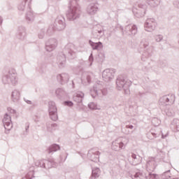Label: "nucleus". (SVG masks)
<instances>
[{
	"mask_svg": "<svg viewBox=\"0 0 179 179\" xmlns=\"http://www.w3.org/2000/svg\"><path fill=\"white\" fill-rule=\"evenodd\" d=\"M76 57V52L75 51V45L73 43H68L65 45L62 52L58 53L57 56V64L59 68H64L66 64V58L73 59Z\"/></svg>",
	"mask_w": 179,
	"mask_h": 179,
	"instance_id": "f257e3e1",
	"label": "nucleus"
},
{
	"mask_svg": "<svg viewBox=\"0 0 179 179\" xmlns=\"http://www.w3.org/2000/svg\"><path fill=\"white\" fill-rule=\"evenodd\" d=\"M160 4V0H147L137 1L133 7L132 12L136 17H143L146 15L148 5L151 8H156Z\"/></svg>",
	"mask_w": 179,
	"mask_h": 179,
	"instance_id": "f03ea898",
	"label": "nucleus"
},
{
	"mask_svg": "<svg viewBox=\"0 0 179 179\" xmlns=\"http://www.w3.org/2000/svg\"><path fill=\"white\" fill-rule=\"evenodd\" d=\"M82 13L79 0H70L69 3V10L66 13L67 20L69 22H76Z\"/></svg>",
	"mask_w": 179,
	"mask_h": 179,
	"instance_id": "7ed1b4c3",
	"label": "nucleus"
},
{
	"mask_svg": "<svg viewBox=\"0 0 179 179\" xmlns=\"http://www.w3.org/2000/svg\"><path fill=\"white\" fill-rule=\"evenodd\" d=\"M17 73L15 69H9L3 73L2 77V82L3 85L16 86V85H17Z\"/></svg>",
	"mask_w": 179,
	"mask_h": 179,
	"instance_id": "20e7f679",
	"label": "nucleus"
},
{
	"mask_svg": "<svg viewBox=\"0 0 179 179\" xmlns=\"http://www.w3.org/2000/svg\"><path fill=\"white\" fill-rule=\"evenodd\" d=\"M132 85V81L128 79L125 74H122L117 76L116 79V86L118 90H124V94H129V87Z\"/></svg>",
	"mask_w": 179,
	"mask_h": 179,
	"instance_id": "39448f33",
	"label": "nucleus"
},
{
	"mask_svg": "<svg viewBox=\"0 0 179 179\" xmlns=\"http://www.w3.org/2000/svg\"><path fill=\"white\" fill-rule=\"evenodd\" d=\"M138 50L139 52L143 51L141 59L145 61V58H150L153 55V47L149 45V40L143 38L141 41Z\"/></svg>",
	"mask_w": 179,
	"mask_h": 179,
	"instance_id": "423d86ee",
	"label": "nucleus"
},
{
	"mask_svg": "<svg viewBox=\"0 0 179 179\" xmlns=\"http://www.w3.org/2000/svg\"><path fill=\"white\" fill-rule=\"evenodd\" d=\"M157 167V162L155 157H149L146 162V172L148 176H150L153 179H159V176L155 173V170Z\"/></svg>",
	"mask_w": 179,
	"mask_h": 179,
	"instance_id": "0eeeda50",
	"label": "nucleus"
},
{
	"mask_svg": "<svg viewBox=\"0 0 179 179\" xmlns=\"http://www.w3.org/2000/svg\"><path fill=\"white\" fill-rule=\"evenodd\" d=\"M92 78H93V73L87 71H84L81 74V78H76L73 80L72 82V87L75 89V83L76 81L79 80L84 86H87L92 83Z\"/></svg>",
	"mask_w": 179,
	"mask_h": 179,
	"instance_id": "6e6552de",
	"label": "nucleus"
},
{
	"mask_svg": "<svg viewBox=\"0 0 179 179\" xmlns=\"http://www.w3.org/2000/svg\"><path fill=\"white\" fill-rule=\"evenodd\" d=\"M129 142L127 137H120L112 143V150L115 152H120L122 149H125V146Z\"/></svg>",
	"mask_w": 179,
	"mask_h": 179,
	"instance_id": "1a4fd4ad",
	"label": "nucleus"
},
{
	"mask_svg": "<svg viewBox=\"0 0 179 179\" xmlns=\"http://www.w3.org/2000/svg\"><path fill=\"white\" fill-rule=\"evenodd\" d=\"M48 113L52 121H57L58 120V108L54 101L48 102Z\"/></svg>",
	"mask_w": 179,
	"mask_h": 179,
	"instance_id": "9d476101",
	"label": "nucleus"
},
{
	"mask_svg": "<svg viewBox=\"0 0 179 179\" xmlns=\"http://www.w3.org/2000/svg\"><path fill=\"white\" fill-rule=\"evenodd\" d=\"M100 151L97 150V148H92L88 151L87 157L91 162L98 163L100 162Z\"/></svg>",
	"mask_w": 179,
	"mask_h": 179,
	"instance_id": "9b49d317",
	"label": "nucleus"
},
{
	"mask_svg": "<svg viewBox=\"0 0 179 179\" xmlns=\"http://www.w3.org/2000/svg\"><path fill=\"white\" fill-rule=\"evenodd\" d=\"M128 162L131 166H138L142 163V157L134 152H130L128 155Z\"/></svg>",
	"mask_w": 179,
	"mask_h": 179,
	"instance_id": "f8f14e48",
	"label": "nucleus"
},
{
	"mask_svg": "<svg viewBox=\"0 0 179 179\" xmlns=\"http://www.w3.org/2000/svg\"><path fill=\"white\" fill-rule=\"evenodd\" d=\"M115 75V69H106L102 72V78L105 82H111Z\"/></svg>",
	"mask_w": 179,
	"mask_h": 179,
	"instance_id": "ddd939ff",
	"label": "nucleus"
},
{
	"mask_svg": "<svg viewBox=\"0 0 179 179\" xmlns=\"http://www.w3.org/2000/svg\"><path fill=\"white\" fill-rule=\"evenodd\" d=\"M55 28L57 31H61L66 27V23H65V17L63 16L58 17L55 20V24H53Z\"/></svg>",
	"mask_w": 179,
	"mask_h": 179,
	"instance_id": "4468645a",
	"label": "nucleus"
},
{
	"mask_svg": "<svg viewBox=\"0 0 179 179\" xmlns=\"http://www.w3.org/2000/svg\"><path fill=\"white\" fill-rule=\"evenodd\" d=\"M156 26H157V23H156L155 18H148L144 23L145 30L149 32L153 31L156 29Z\"/></svg>",
	"mask_w": 179,
	"mask_h": 179,
	"instance_id": "2eb2a0df",
	"label": "nucleus"
},
{
	"mask_svg": "<svg viewBox=\"0 0 179 179\" xmlns=\"http://www.w3.org/2000/svg\"><path fill=\"white\" fill-rule=\"evenodd\" d=\"M3 124L6 129V134H9V131H10V129H12L13 124H12V118L9 115H8V113H6L4 115V117L3 119Z\"/></svg>",
	"mask_w": 179,
	"mask_h": 179,
	"instance_id": "dca6fc26",
	"label": "nucleus"
},
{
	"mask_svg": "<svg viewBox=\"0 0 179 179\" xmlns=\"http://www.w3.org/2000/svg\"><path fill=\"white\" fill-rule=\"evenodd\" d=\"M176 101V96L173 94H170L168 95L163 96L159 99V104L162 106H167V103H170V104H173Z\"/></svg>",
	"mask_w": 179,
	"mask_h": 179,
	"instance_id": "f3484780",
	"label": "nucleus"
},
{
	"mask_svg": "<svg viewBox=\"0 0 179 179\" xmlns=\"http://www.w3.org/2000/svg\"><path fill=\"white\" fill-rule=\"evenodd\" d=\"M58 45V43L57 42V39L51 38L49 39L48 41L45 43V50L48 52H51V51H54L55 48Z\"/></svg>",
	"mask_w": 179,
	"mask_h": 179,
	"instance_id": "a211bd4d",
	"label": "nucleus"
},
{
	"mask_svg": "<svg viewBox=\"0 0 179 179\" xmlns=\"http://www.w3.org/2000/svg\"><path fill=\"white\" fill-rule=\"evenodd\" d=\"M85 98V93L82 91L76 92L73 96V100L75 103H77L78 106H82L83 103V99Z\"/></svg>",
	"mask_w": 179,
	"mask_h": 179,
	"instance_id": "6ab92c4d",
	"label": "nucleus"
},
{
	"mask_svg": "<svg viewBox=\"0 0 179 179\" xmlns=\"http://www.w3.org/2000/svg\"><path fill=\"white\" fill-rule=\"evenodd\" d=\"M27 7L28 8L25 15V19L27 23H33L34 22V13L31 10V6L30 5V2L28 3Z\"/></svg>",
	"mask_w": 179,
	"mask_h": 179,
	"instance_id": "aec40b11",
	"label": "nucleus"
},
{
	"mask_svg": "<svg viewBox=\"0 0 179 179\" xmlns=\"http://www.w3.org/2000/svg\"><path fill=\"white\" fill-rule=\"evenodd\" d=\"M124 31L129 36H135L138 33V27L136 24H129L125 27Z\"/></svg>",
	"mask_w": 179,
	"mask_h": 179,
	"instance_id": "412c9836",
	"label": "nucleus"
},
{
	"mask_svg": "<svg viewBox=\"0 0 179 179\" xmlns=\"http://www.w3.org/2000/svg\"><path fill=\"white\" fill-rule=\"evenodd\" d=\"M88 43L90 45L91 48L93 50V51H101L103 50V43L101 41L99 42H94L92 40L88 41Z\"/></svg>",
	"mask_w": 179,
	"mask_h": 179,
	"instance_id": "4be33fe9",
	"label": "nucleus"
},
{
	"mask_svg": "<svg viewBox=\"0 0 179 179\" xmlns=\"http://www.w3.org/2000/svg\"><path fill=\"white\" fill-rule=\"evenodd\" d=\"M15 36L18 40H24L26 38V27L23 26L18 27Z\"/></svg>",
	"mask_w": 179,
	"mask_h": 179,
	"instance_id": "5701e85b",
	"label": "nucleus"
},
{
	"mask_svg": "<svg viewBox=\"0 0 179 179\" xmlns=\"http://www.w3.org/2000/svg\"><path fill=\"white\" fill-rule=\"evenodd\" d=\"M99 10V4L96 3H90L87 8L88 15H96Z\"/></svg>",
	"mask_w": 179,
	"mask_h": 179,
	"instance_id": "b1692460",
	"label": "nucleus"
},
{
	"mask_svg": "<svg viewBox=\"0 0 179 179\" xmlns=\"http://www.w3.org/2000/svg\"><path fill=\"white\" fill-rule=\"evenodd\" d=\"M57 79L58 82H59L60 85H65V83H68V82H69V75L66 73H63L57 75Z\"/></svg>",
	"mask_w": 179,
	"mask_h": 179,
	"instance_id": "393cba45",
	"label": "nucleus"
},
{
	"mask_svg": "<svg viewBox=\"0 0 179 179\" xmlns=\"http://www.w3.org/2000/svg\"><path fill=\"white\" fill-rule=\"evenodd\" d=\"M61 149V146L55 143L49 146L46 149V152L48 153V155H52L55 152H58Z\"/></svg>",
	"mask_w": 179,
	"mask_h": 179,
	"instance_id": "a878e982",
	"label": "nucleus"
},
{
	"mask_svg": "<svg viewBox=\"0 0 179 179\" xmlns=\"http://www.w3.org/2000/svg\"><path fill=\"white\" fill-rule=\"evenodd\" d=\"M55 94L59 100H64L66 97V92L62 88H57L55 91Z\"/></svg>",
	"mask_w": 179,
	"mask_h": 179,
	"instance_id": "bb28decb",
	"label": "nucleus"
},
{
	"mask_svg": "<svg viewBox=\"0 0 179 179\" xmlns=\"http://www.w3.org/2000/svg\"><path fill=\"white\" fill-rule=\"evenodd\" d=\"M45 163L46 169H52V167L55 168L58 166V163L52 159H45Z\"/></svg>",
	"mask_w": 179,
	"mask_h": 179,
	"instance_id": "cd10ccee",
	"label": "nucleus"
},
{
	"mask_svg": "<svg viewBox=\"0 0 179 179\" xmlns=\"http://www.w3.org/2000/svg\"><path fill=\"white\" fill-rule=\"evenodd\" d=\"M170 127L173 132H179V120L173 119Z\"/></svg>",
	"mask_w": 179,
	"mask_h": 179,
	"instance_id": "c85d7f7f",
	"label": "nucleus"
},
{
	"mask_svg": "<svg viewBox=\"0 0 179 179\" xmlns=\"http://www.w3.org/2000/svg\"><path fill=\"white\" fill-rule=\"evenodd\" d=\"M46 69H47V63L45 62H41L38 63V67L36 68V71H38L39 73H45Z\"/></svg>",
	"mask_w": 179,
	"mask_h": 179,
	"instance_id": "c756f323",
	"label": "nucleus"
},
{
	"mask_svg": "<svg viewBox=\"0 0 179 179\" xmlns=\"http://www.w3.org/2000/svg\"><path fill=\"white\" fill-rule=\"evenodd\" d=\"M11 99L14 103L19 101L20 100V92L17 90H13L11 94Z\"/></svg>",
	"mask_w": 179,
	"mask_h": 179,
	"instance_id": "7c9ffc66",
	"label": "nucleus"
},
{
	"mask_svg": "<svg viewBox=\"0 0 179 179\" xmlns=\"http://www.w3.org/2000/svg\"><path fill=\"white\" fill-rule=\"evenodd\" d=\"M157 159L159 160V162H164V163H169V162H170L169 158H166V152L163 151H159L158 152Z\"/></svg>",
	"mask_w": 179,
	"mask_h": 179,
	"instance_id": "2f4dec72",
	"label": "nucleus"
},
{
	"mask_svg": "<svg viewBox=\"0 0 179 179\" xmlns=\"http://www.w3.org/2000/svg\"><path fill=\"white\" fill-rule=\"evenodd\" d=\"M99 177H100V168L95 167L92 169V174L90 179H96L99 178Z\"/></svg>",
	"mask_w": 179,
	"mask_h": 179,
	"instance_id": "473e14b6",
	"label": "nucleus"
},
{
	"mask_svg": "<svg viewBox=\"0 0 179 179\" xmlns=\"http://www.w3.org/2000/svg\"><path fill=\"white\" fill-rule=\"evenodd\" d=\"M147 135L148 138L150 139H155V138H159V136H160V134L156 133V130L153 129H152Z\"/></svg>",
	"mask_w": 179,
	"mask_h": 179,
	"instance_id": "72a5a7b5",
	"label": "nucleus"
},
{
	"mask_svg": "<svg viewBox=\"0 0 179 179\" xmlns=\"http://www.w3.org/2000/svg\"><path fill=\"white\" fill-rule=\"evenodd\" d=\"M148 94L149 92H139L137 93L136 96L138 99H140V100H144L145 99L148 98Z\"/></svg>",
	"mask_w": 179,
	"mask_h": 179,
	"instance_id": "f704fd0d",
	"label": "nucleus"
},
{
	"mask_svg": "<svg viewBox=\"0 0 179 179\" xmlns=\"http://www.w3.org/2000/svg\"><path fill=\"white\" fill-rule=\"evenodd\" d=\"M36 167H41L42 169H47L45 166V159H41L35 162Z\"/></svg>",
	"mask_w": 179,
	"mask_h": 179,
	"instance_id": "c9c22d12",
	"label": "nucleus"
},
{
	"mask_svg": "<svg viewBox=\"0 0 179 179\" xmlns=\"http://www.w3.org/2000/svg\"><path fill=\"white\" fill-rule=\"evenodd\" d=\"M55 30H57V29H55V25L54 24H51L48 28L47 31H46V34L48 36H52V34H54V31Z\"/></svg>",
	"mask_w": 179,
	"mask_h": 179,
	"instance_id": "e433bc0d",
	"label": "nucleus"
},
{
	"mask_svg": "<svg viewBox=\"0 0 179 179\" xmlns=\"http://www.w3.org/2000/svg\"><path fill=\"white\" fill-rule=\"evenodd\" d=\"M88 108H90V110H101V109L100 106H97L96 103L94 102H91L88 103Z\"/></svg>",
	"mask_w": 179,
	"mask_h": 179,
	"instance_id": "4c0bfd02",
	"label": "nucleus"
},
{
	"mask_svg": "<svg viewBox=\"0 0 179 179\" xmlns=\"http://www.w3.org/2000/svg\"><path fill=\"white\" fill-rule=\"evenodd\" d=\"M159 68H166L167 66V60L160 59L157 63Z\"/></svg>",
	"mask_w": 179,
	"mask_h": 179,
	"instance_id": "58836bf2",
	"label": "nucleus"
},
{
	"mask_svg": "<svg viewBox=\"0 0 179 179\" xmlns=\"http://www.w3.org/2000/svg\"><path fill=\"white\" fill-rule=\"evenodd\" d=\"M151 122L154 127H159L162 124V120L157 117H154L152 119Z\"/></svg>",
	"mask_w": 179,
	"mask_h": 179,
	"instance_id": "ea45409f",
	"label": "nucleus"
},
{
	"mask_svg": "<svg viewBox=\"0 0 179 179\" xmlns=\"http://www.w3.org/2000/svg\"><path fill=\"white\" fill-rule=\"evenodd\" d=\"M29 0H24L19 6L18 10L23 12L26 9V3H27Z\"/></svg>",
	"mask_w": 179,
	"mask_h": 179,
	"instance_id": "a19ab883",
	"label": "nucleus"
},
{
	"mask_svg": "<svg viewBox=\"0 0 179 179\" xmlns=\"http://www.w3.org/2000/svg\"><path fill=\"white\" fill-rule=\"evenodd\" d=\"M73 71L76 75H80V73L82 75V73L85 72L83 71V68H82V66L75 67Z\"/></svg>",
	"mask_w": 179,
	"mask_h": 179,
	"instance_id": "79ce46f5",
	"label": "nucleus"
},
{
	"mask_svg": "<svg viewBox=\"0 0 179 179\" xmlns=\"http://www.w3.org/2000/svg\"><path fill=\"white\" fill-rule=\"evenodd\" d=\"M91 96L92 99H96V96H99V91H97V89L94 87V89L91 90Z\"/></svg>",
	"mask_w": 179,
	"mask_h": 179,
	"instance_id": "37998d69",
	"label": "nucleus"
},
{
	"mask_svg": "<svg viewBox=\"0 0 179 179\" xmlns=\"http://www.w3.org/2000/svg\"><path fill=\"white\" fill-rule=\"evenodd\" d=\"M155 40L157 41V43H160L162 40H163V35L162 34H158L155 36Z\"/></svg>",
	"mask_w": 179,
	"mask_h": 179,
	"instance_id": "c03bdc74",
	"label": "nucleus"
},
{
	"mask_svg": "<svg viewBox=\"0 0 179 179\" xmlns=\"http://www.w3.org/2000/svg\"><path fill=\"white\" fill-rule=\"evenodd\" d=\"M88 61L90 62V66L93 65V62H94V57L93 56V53H91L89 56Z\"/></svg>",
	"mask_w": 179,
	"mask_h": 179,
	"instance_id": "a18cd8bd",
	"label": "nucleus"
},
{
	"mask_svg": "<svg viewBox=\"0 0 179 179\" xmlns=\"http://www.w3.org/2000/svg\"><path fill=\"white\" fill-rule=\"evenodd\" d=\"M38 38H44V36H45V29H41L40 33L38 34Z\"/></svg>",
	"mask_w": 179,
	"mask_h": 179,
	"instance_id": "49530a36",
	"label": "nucleus"
},
{
	"mask_svg": "<svg viewBox=\"0 0 179 179\" xmlns=\"http://www.w3.org/2000/svg\"><path fill=\"white\" fill-rule=\"evenodd\" d=\"M64 106H67L68 107H73V102L71 101H64Z\"/></svg>",
	"mask_w": 179,
	"mask_h": 179,
	"instance_id": "de8ad7c7",
	"label": "nucleus"
},
{
	"mask_svg": "<svg viewBox=\"0 0 179 179\" xmlns=\"http://www.w3.org/2000/svg\"><path fill=\"white\" fill-rule=\"evenodd\" d=\"M29 128H30V123L27 122L25 124V131L24 132V135H27L29 133Z\"/></svg>",
	"mask_w": 179,
	"mask_h": 179,
	"instance_id": "09e8293b",
	"label": "nucleus"
},
{
	"mask_svg": "<svg viewBox=\"0 0 179 179\" xmlns=\"http://www.w3.org/2000/svg\"><path fill=\"white\" fill-rule=\"evenodd\" d=\"M99 62H103L104 59H106V57L104 56V53H100L99 55Z\"/></svg>",
	"mask_w": 179,
	"mask_h": 179,
	"instance_id": "8fccbe9b",
	"label": "nucleus"
},
{
	"mask_svg": "<svg viewBox=\"0 0 179 179\" xmlns=\"http://www.w3.org/2000/svg\"><path fill=\"white\" fill-rule=\"evenodd\" d=\"M101 93L102 94V96H107L108 92L107 91L106 88H103L102 90H100Z\"/></svg>",
	"mask_w": 179,
	"mask_h": 179,
	"instance_id": "3c124183",
	"label": "nucleus"
},
{
	"mask_svg": "<svg viewBox=\"0 0 179 179\" xmlns=\"http://www.w3.org/2000/svg\"><path fill=\"white\" fill-rule=\"evenodd\" d=\"M94 33H96L97 37H99V36H101V34L103 33V31L102 30H97L96 31H93L92 34H94Z\"/></svg>",
	"mask_w": 179,
	"mask_h": 179,
	"instance_id": "603ef678",
	"label": "nucleus"
},
{
	"mask_svg": "<svg viewBox=\"0 0 179 179\" xmlns=\"http://www.w3.org/2000/svg\"><path fill=\"white\" fill-rule=\"evenodd\" d=\"M166 115H168V117H173V115H174V112H171V111H170V110H166Z\"/></svg>",
	"mask_w": 179,
	"mask_h": 179,
	"instance_id": "864d4df0",
	"label": "nucleus"
},
{
	"mask_svg": "<svg viewBox=\"0 0 179 179\" xmlns=\"http://www.w3.org/2000/svg\"><path fill=\"white\" fill-rule=\"evenodd\" d=\"M33 120L34 121V122H38V121H40V116L37 115H34L33 117Z\"/></svg>",
	"mask_w": 179,
	"mask_h": 179,
	"instance_id": "5fc2aeb1",
	"label": "nucleus"
},
{
	"mask_svg": "<svg viewBox=\"0 0 179 179\" xmlns=\"http://www.w3.org/2000/svg\"><path fill=\"white\" fill-rule=\"evenodd\" d=\"M24 101H25V103H27V104H29L31 106H34V103H33V102L29 99H27L26 98H24Z\"/></svg>",
	"mask_w": 179,
	"mask_h": 179,
	"instance_id": "6e6d98bb",
	"label": "nucleus"
},
{
	"mask_svg": "<svg viewBox=\"0 0 179 179\" xmlns=\"http://www.w3.org/2000/svg\"><path fill=\"white\" fill-rule=\"evenodd\" d=\"M64 157V158H62ZM67 157H68V153H66V155H60L61 162H65V160H66Z\"/></svg>",
	"mask_w": 179,
	"mask_h": 179,
	"instance_id": "4d7b16f0",
	"label": "nucleus"
},
{
	"mask_svg": "<svg viewBox=\"0 0 179 179\" xmlns=\"http://www.w3.org/2000/svg\"><path fill=\"white\" fill-rule=\"evenodd\" d=\"M8 111H10L11 114H16V110L14 109H12V108H8Z\"/></svg>",
	"mask_w": 179,
	"mask_h": 179,
	"instance_id": "13d9d810",
	"label": "nucleus"
},
{
	"mask_svg": "<svg viewBox=\"0 0 179 179\" xmlns=\"http://www.w3.org/2000/svg\"><path fill=\"white\" fill-rule=\"evenodd\" d=\"M173 6H175V8H178V9H179V1H173Z\"/></svg>",
	"mask_w": 179,
	"mask_h": 179,
	"instance_id": "bf43d9fd",
	"label": "nucleus"
},
{
	"mask_svg": "<svg viewBox=\"0 0 179 179\" xmlns=\"http://www.w3.org/2000/svg\"><path fill=\"white\" fill-rule=\"evenodd\" d=\"M115 29H119V30H121L122 31H124V27L120 25V24H117L115 27Z\"/></svg>",
	"mask_w": 179,
	"mask_h": 179,
	"instance_id": "052dcab7",
	"label": "nucleus"
},
{
	"mask_svg": "<svg viewBox=\"0 0 179 179\" xmlns=\"http://www.w3.org/2000/svg\"><path fill=\"white\" fill-rule=\"evenodd\" d=\"M116 45L117 47H122V43H121V41L118 40L116 41Z\"/></svg>",
	"mask_w": 179,
	"mask_h": 179,
	"instance_id": "680f3d73",
	"label": "nucleus"
},
{
	"mask_svg": "<svg viewBox=\"0 0 179 179\" xmlns=\"http://www.w3.org/2000/svg\"><path fill=\"white\" fill-rule=\"evenodd\" d=\"M127 129H134V125L132 124H127L126 125Z\"/></svg>",
	"mask_w": 179,
	"mask_h": 179,
	"instance_id": "e2e57ef3",
	"label": "nucleus"
},
{
	"mask_svg": "<svg viewBox=\"0 0 179 179\" xmlns=\"http://www.w3.org/2000/svg\"><path fill=\"white\" fill-rule=\"evenodd\" d=\"M2 23H3V18H2V16H0V26L2 25Z\"/></svg>",
	"mask_w": 179,
	"mask_h": 179,
	"instance_id": "0e129e2a",
	"label": "nucleus"
},
{
	"mask_svg": "<svg viewBox=\"0 0 179 179\" xmlns=\"http://www.w3.org/2000/svg\"><path fill=\"white\" fill-rule=\"evenodd\" d=\"M167 135H169V134H166V135H164V134H162V139H164L165 138L167 137Z\"/></svg>",
	"mask_w": 179,
	"mask_h": 179,
	"instance_id": "69168bd1",
	"label": "nucleus"
},
{
	"mask_svg": "<svg viewBox=\"0 0 179 179\" xmlns=\"http://www.w3.org/2000/svg\"><path fill=\"white\" fill-rule=\"evenodd\" d=\"M57 123H52V124H51V127H52V128H55V127H57Z\"/></svg>",
	"mask_w": 179,
	"mask_h": 179,
	"instance_id": "338daca9",
	"label": "nucleus"
},
{
	"mask_svg": "<svg viewBox=\"0 0 179 179\" xmlns=\"http://www.w3.org/2000/svg\"><path fill=\"white\" fill-rule=\"evenodd\" d=\"M168 173H170V170H168V171H165L164 173V176H166V174H168Z\"/></svg>",
	"mask_w": 179,
	"mask_h": 179,
	"instance_id": "774afa93",
	"label": "nucleus"
}]
</instances>
